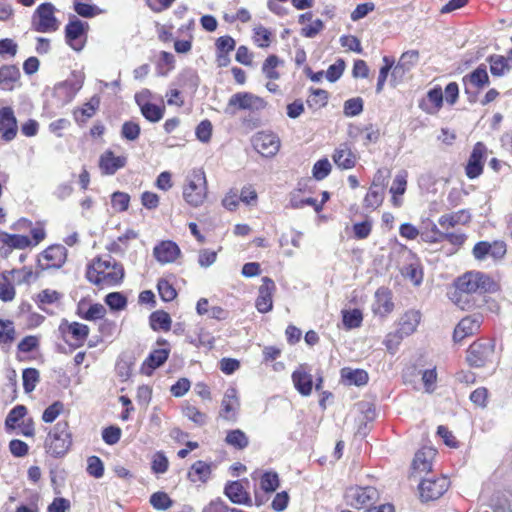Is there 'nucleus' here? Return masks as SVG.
I'll use <instances>...</instances> for the list:
<instances>
[{
	"mask_svg": "<svg viewBox=\"0 0 512 512\" xmlns=\"http://www.w3.org/2000/svg\"><path fill=\"white\" fill-rule=\"evenodd\" d=\"M59 331L62 334L64 341L75 349L84 344L89 335L90 329L85 324L79 322L70 323L64 319L59 326Z\"/></svg>",
	"mask_w": 512,
	"mask_h": 512,
	"instance_id": "obj_8",
	"label": "nucleus"
},
{
	"mask_svg": "<svg viewBox=\"0 0 512 512\" xmlns=\"http://www.w3.org/2000/svg\"><path fill=\"white\" fill-rule=\"evenodd\" d=\"M178 81L180 86L186 87L192 91H196L200 83L199 76L193 69L184 70L179 75Z\"/></svg>",
	"mask_w": 512,
	"mask_h": 512,
	"instance_id": "obj_42",
	"label": "nucleus"
},
{
	"mask_svg": "<svg viewBox=\"0 0 512 512\" xmlns=\"http://www.w3.org/2000/svg\"><path fill=\"white\" fill-rule=\"evenodd\" d=\"M490 71L494 76H502L509 70L507 58L501 55H492L489 57Z\"/></svg>",
	"mask_w": 512,
	"mask_h": 512,
	"instance_id": "obj_45",
	"label": "nucleus"
},
{
	"mask_svg": "<svg viewBox=\"0 0 512 512\" xmlns=\"http://www.w3.org/2000/svg\"><path fill=\"white\" fill-rule=\"evenodd\" d=\"M169 356V350L162 348L152 351L141 366V372L151 375L152 372L165 363Z\"/></svg>",
	"mask_w": 512,
	"mask_h": 512,
	"instance_id": "obj_26",
	"label": "nucleus"
},
{
	"mask_svg": "<svg viewBox=\"0 0 512 512\" xmlns=\"http://www.w3.org/2000/svg\"><path fill=\"white\" fill-rule=\"evenodd\" d=\"M328 102V92L323 89H313L307 99V104L311 108L324 107Z\"/></svg>",
	"mask_w": 512,
	"mask_h": 512,
	"instance_id": "obj_52",
	"label": "nucleus"
},
{
	"mask_svg": "<svg viewBox=\"0 0 512 512\" xmlns=\"http://www.w3.org/2000/svg\"><path fill=\"white\" fill-rule=\"evenodd\" d=\"M153 255L161 264L171 263L180 255V248L173 241H162L154 247Z\"/></svg>",
	"mask_w": 512,
	"mask_h": 512,
	"instance_id": "obj_20",
	"label": "nucleus"
},
{
	"mask_svg": "<svg viewBox=\"0 0 512 512\" xmlns=\"http://www.w3.org/2000/svg\"><path fill=\"white\" fill-rule=\"evenodd\" d=\"M196 137L199 141L207 143L211 139L212 135V124L209 120L201 121L196 127Z\"/></svg>",
	"mask_w": 512,
	"mask_h": 512,
	"instance_id": "obj_63",
	"label": "nucleus"
},
{
	"mask_svg": "<svg viewBox=\"0 0 512 512\" xmlns=\"http://www.w3.org/2000/svg\"><path fill=\"white\" fill-rule=\"evenodd\" d=\"M239 409L240 400L238 391L235 387L230 386L226 389L221 402L220 417L227 421L235 422L238 417Z\"/></svg>",
	"mask_w": 512,
	"mask_h": 512,
	"instance_id": "obj_14",
	"label": "nucleus"
},
{
	"mask_svg": "<svg viewBox=\"0 0 512 512\" xmlns=\"http://www.w3.org/2000/svg\"><path fill=\"white\" fill-rule=\"evenodd\" d=\"M72 445V435L67 421H59L48 433L45 448L48 454L58 458L64 456Z\"/></svg>",
	"mask_w": 512,
	"mask_h": 512,
	"instance_id": "obj_3",
	"label": "nucleus"
},
{
	"mask_svg": "<svg viewBox=\"0 0 512 512\" xmlns=\"http://www.w3.org/2000/svg\"><path fill=\"white\" fill-rule=\"evenodd\" d=\"M280 63L281 61L276 55L268 56L262 65L263 74L271 80H277L280 75L276 68Z\"/></svg>",
	"mask_w": 512,
	"mask_h": 512,
	"instance_id": "obj_46",
	"label": "nucleus"
},
{
	"mask_svg": "<svg viewBox=\"0 0 512 512\" xmlns=\"http://www.w3.org/2000/svg\"><path fill=\"white\" fill-rule=\"evenodd\" d=\"M61 297L62 295L56 290L44 289L36 295L35 301L41 310L48 312L46 306L58 303Z\"/></svg>",
	"mask_w": 512,
	"mask_h": 512,
	"instance_id": "obj_39",
	"label": "nucleus"
},
{
	"mask_svg": "<svg viewBox=\"0 0 512 512\" xmlns=\"http://www.w3.org/2000/svg\"><path fill=\"white\" fill-rule=\"evenodd\" d=\"M225 495L235 504H248L249 494L244 490L240 481L229 482L225 486Z\"/></svg>",
	"mask_w": 512,
	"mask_h": 512,
	"instance_id": "obj_33",
	"label": "nucleus"
},
{
	"mask_svg": "<svg viewBox=\"0 0 512 512\" xmlns=\"http://www.w3.org/2000/svg\"><path fill=\"white\" fill-rule=\"evenodd\" d=\"M254 149L264 157L275 156L280 149V139L273 132H258L252 138Z\"/></svg>",
	"mask_w": 512,
	"mask_h": 512,
	"instance_id": "obj_10",
	"label": "nucleus"
},
{
	"mask_svg": "<svg viewBox=\"0 0 512 512\" xmlns=\"http://www.w3.org/2000/svg\"><path fill=\"white\" fill-rule=\"evenodd\" d=\"M63 411L64 404L61 401H55L44 410L42 420L45 423H52Z\"/></svg>",
	"mask_w": 512,
	"mask_h": 512,
	"instance_id": "obj_55",
	"label": "nucleus"
},
{
	"mask_svg": "<svg viewBox=\"0 0 512 512\" xmlns=\"http://www.w3.org/2000/svg\"><path fill=\"white\" fill-rule=\"evenodd\" d=\"M491 355V349L487 345L473 343L467 351V362L472 367H483Z\"/></svg>",
	"mask_w": 512,
	"mask_h": 512,
	"instance_id": "obj_24",
	"label": "nucleus"
},
{
	"mask_svg": "<svg viewBox=\"0 0 512 512\" xmlns=\"http://www.w3.org/2000/svg\"><path fill=\"white\" fill-rule=\"evenodd\" d=\"M106 309L102 304L96 303L91 305L87 311L80 313V316L86 320H97L105 316Z\"/></svg>",
	"mask_w": 512,
	"mask_h": 512,
	"instance_id": "obj_62",
	"label": "nucleus"
},
{
	"mask_svg": "<svg viewBox=\"0 0 512 512\" xmlns=\"http://www.w3.org/2000/svg\"><path fill=\"white\" fill-rule=\"evenodd\" d=\"M18 131L17 119L11 107L0 108V134L4 141H12Z\"/></svg>",
	"mask_w": 512,
	"mask_h": 512,
	"instance_id": "obj_17",
	"label": "nucleus"
},
{
	"mask_svg": "<svg viewBox=\"0 0 512 512\" xmlns=\"http://www.w3.org/2000/svg\"><path fill=\"white\" fill-rule=\"evenodd\" d=\"M276 290L274 281L269 277L262 278V284L258 290L255 302L256 309L260 313H268L273 308V294Z\"/></svg>",
	"mask_w": 512,
	"mask_h": 512,
	"instance_id": "obj_15",
	"label": "nucleus"
},
{
	"mask_svg": "<svg viewBox=\"0 0 512 512\" xmlns=\"http://www.w3.org/2000/svg\"><path fill=\"white\" fill-rule=\"evenodd\" d=\"M150 503L157 510H167L173 501L165 492H155L150 497Z\"/></svg>",
	"mask_w": 512,
	"mask_h": 512,
	"instance_id": "obj_54",
	"label": "nucleus"
},
{
	"mask_svg": "<svg viewBox=\"0 0 512 512\" xmlns=\"http://www.w3.org/2000/svg\"><path fill=\"white\" fill-rule=\"evenodd\" d=\"M379 498V492L373 486H350L344 493L346 504L355 509H369Z\"/></svg>",
	"mask_w": 512,
	"mask_h": 512,
	"instance_id": "obj_6",
	"label": "nucleus"
},
{
	"mask_svg": "<svg viewBox=\"0 0 512 512\" xmlns=\"http://www.w3.org/2000/svg\"><path fill=\"white\" fill-rule=\"evenodd\" d=\"M55 7L52 3H42L37 7L32 16V28L40 33L55 32L60 23L55 17Z\"/></svg>",
	"mask_w": 512,
	"mask_h": 512,
	"instance_id": "obj_7",
	"label": "nucleus"
},
{
	"mask_svg": "<svg viewBox=\"0 0 512 512\" xmlns=\"http://www.w3.org/2000/svg\"><path fill=\"white\" fill-rule=\"evenodd\" d=\"M471 220V214L467 210H459L449 214H444L438 219L442 228L449 229L457 225H466Z\"/></svg>",
	"mask_w": 512,
	"mask_h": 512,
	"instance_id": "obj_31",
	"label": "nucleus"
},
{
	"mask_svg": "<svg viewBox=\"0 0 512 512\" xmlns=\"http://www.w3.org/2000/svg\"><path fill=\"white\" fill-rule=\"evenodd\" d=\"M420 321L421 313L419 310H408L401 316L399 320V333L405 337L413 334L420 324Z\"/></svg>",
	"mask_w": 512,
	"mask_h": 512,
	"instance_id": "obj_25",
	"label": "nucleus"
},
{
	"mask_svg": "<svg viewBox=\"0 0 512 512\" xmlns=\"http://www.w3.org/2000/svg\"><path fill=\"white\" fill-rule=\"evenodd\" d=\"M260 486L265 492H274L279 486L278 474L265 472L261 477Z\"/></svg>",
	"mask_w": 512,
	"mask_h": 512,
	"instance_id": "obj_57",
	"label": "nucleus"
},
{
	"mask_svg": "<svg viewBox=\"0 0 512 512\" xmlns=\"http://www.w3.org/2000/svg\"><path fill=\"white\" fill-rule=\"evenodd\" d=\"M87 472L95 478H101L104 475V465L98 456H90L87 460Z\"/></svg>",
	"mask_w": 512,
	"mask_h": 512,
	"instance_id": "obj_61",
	"label": "nucleus"
},
{
	"mask_svg": "<svg viewBox=\"0 0 512 512\" xmlns=\"http://www.w3.org/2000/svg\"><path fill=\"white\" fill-rule=\"evenodd\" d=\"M436 455V450L431 447H423L415 453L412 469L414 472H429L432 469V462Z\"/></svg>",
	"mask_w": 512,
	"mask_h": 512,
	"instance_id": "obj_22",
	"label": "nucleus"
},
{
	"mask_svg": "<svg viewBox=\"0 0 512 512\" xmlns=\"http://www.w3.org/2000/svg\"><path fill=\"white\" fill-rule=\"evenodd\" d=\"M15 339V328L10 320H0V344L10 345Z\"/></svg>",
	"mask_w": 512,
	"mask_h": 512,
	"instance_id": "obj_48",
	"label": "nucleus"
},
{
	"mask_svg": "<svg viewBox=\"0 0 512 512\" xmlns=\"http://www.w3.org/2000/svg\"><path fill=\"white\" fill-rule=\"evenodd\" d=\"M83 83V74L73 72L71 77L55 86V96L61 98L64 103H69L74 99L78 91L82 88Z\"/></svg>",
	"mask_w": 512,
	"mask_h": 512,
	"instance_id": "obj_12",
	"label": "nucleus"
},
{
	"mask_svg": "<svg viewBox=\"0 0 512 512\" xmlns=\"http://www.w3.org/2000/svg\"><path fill=\"white\" fill-rule=\"evenodd\" d=\"M207 197V180L202 169H193L186 177L183 198L192 207L201 206Z\"/></svg>",
	"mask_w": 512,
	"mask_h": 512,
	"instance_id": "obj_2",
	"label": "nucleus"
},
{
	"mask_svg": "<svg viewBox=\"0 0 512 512\" xmlns=\"http://www.w3.org/2000/svg\"><path fill=\"white\" fill-rule=\"evenodd\" d=\"M150 324L153 330L168 331L171 327L170 315L162 310L155 311L150 315Z\"/></svg>",
	"mask_w": 512,
	"mask_h": 512,
	"instance_id": "obj_41",
	"label": "nucleus"
},
{
	"mask_svg": "<svg viewBox=\"0 0 512 512\" xmlns=\"http://www.w3.org/2000/svg\"><path fill=\"white\" fill-rule=\"evenodd\" d=\"M225 442L236 449L243 450L249 445V439L244 431L234 429L227 432Z\"/></svg>",
	"mask_w": 512,
	"mask_h": 512,
	"instance_id": "obj_40",
	"label": "nucleus"
},
{
	"mask_svg": "<svg viewBox=\"0 0 512 512\" xmlns=\"http://www.w3.org/2000/svg\"><path fill=\"white\" fill-rule=\"evenodd\" d=\"M343 324L347 329H354L361 326L363 321L362 312L359 309L343 310Z\"/></svg>",
	"mask_w": 512,
	"mask_h": 512,
	"instance_id": "obj_44",
	"label": "nucleus"
},
{
	"mask_svg": "<svg viewBox=\"0 0 512 512\" xmlns=\"http://www.w3.org/2000/svg\"><path fill=\"white\" fill-rule=\"evenodd\" d=\"M266 105L263 98L251 92H237L229 98L224 112L230 116H235L239 111L254 113L263 110Z\"/></svg>",
	"mask_w": 512,
	"mask_h": 512,
	"instance_id": "obj_5",
	"label": "nucleus"
},
{
	"mask_svg": "<svg viewBox=\"0 0 512 512\" xmlns=\"http://www.w3.org/2000/svg\"><path fill=\"white\" fill-rule=\"evenodd\" d=\"M384 199L383 183L372 182L368 193L364 198V206L367 209H376L381 205Z\"/></svg>",
	"mask_w": 512,
	"mask_h": 512,
	"instance_id": "obj_35",
	"label": "nucleus"
},
{
	"mask_svg": "<svg viewBox=\"0 0 512 512\" xmlns=\"http://www.w3.org/2000/svg\"><path fill=\"white\" fill-rule=\"evenodd\" d=\"M486 151V146L482 142L474 145L465 168L468 178L475 179L482 174Z\"/></svg>",
	"mask_w": 512,
	"mask_h": 512,
	"instance_id": "obj_16",
	"label": "nucleus"
},
{
	"mask_svg": "<svg viewBox=\"0 0 512 512\" xmlns=\"http://www.w3.org/2000/svg\"><path fill=\"white\" fill-rule=\"evenodd\" d=\"M211 473V464L198 460L191 465L187 477L193 483H206L210 479Z\"/></svg>",
	"mask_w": 512,
	"mask_h": 512,
	"instance_id": "obj_30",
	"label": "nucleus"
},
{
	"mask_svg": "<svg viewBox=\"0 0 512 512\" xmlns=\"http://www.w3.org/2000/svg\"><path fill=\"white\" fill-rule=\"evenodd\" d=\"M67 250L62 245H52L45 249L38 258L41 270L60 268L66 261Z\"/></svg>",
	"mask_w": 512,
	"mask_h": 512,
	"instance_id": "obj_13",
	"label": "nucleus"
},
{
	"mask_svg": "<svg viewBox=\"0 0 512 512\" xmlns=\"http://www.w3.org/2000/svg\"><path fill=\"white\" fill-rule=\"evenodd\" d=\"M450 482L445 476L426 478L419 484V492L423 501L440 498L449 488Z\"/></svg>",
	"mask_w": 512,
	"mask_h": 512,
	"instance_id": "obj_11",
	"label": "nucleus"
},
{
	"mask_svg": "<svg viewBox=\"0 0 512 512\" xmlns=\"http://www.w3.org/2000/svg\"><path fill=\"white\" fill-rule=\"evenodd\" d=\"M344 69V61L342 59H338L334 64L328 67L325 76L328 81L335 82L342 76Z\"/></svg>",
	"mask_w": 512,
	"mask_h": 512,
	"instance_id": "obj_64",
	"label": "nucleus"
},
{
	"mask_svg": "<svg viewBox=\"0 0 512 512\" xmlns=\"http://www.w3.org/2000/svg\"><path fill=\"white\" fill-rule=\"evenodd\" d=\"M22 379L25 392H32L39 381V372L35 368L24 369Z\"/></svg>",
	"mask_w": 512,
	"mask_h": 512,
	"instance_id": "obj_49",
	"label": "nucleus"
},
{
	"mask_svg": "<svg viewBox=\"0 0 512 512\" xmlns=\"http://www.w3.org/2000/svg\"><path fill=\"white\" fill-rule=\"evenodd\" d=\"M86 278L101 289L114 287L122 282L124 268L112 256H100L92 260L88 265Z\"/></svg>",
	"mask_w": 512,
	"mask_h": 512,
	"instance_id": "obj_1",
	"label": "nucleus"
},
{
	"mask_svg": "<svg viewBox=\"0 0 512 512\" xmlns=\"http://www.w3.org/2000/svg\"><path fill=\"white\" fill-rule=\"evenodd\" d=\"M141 129L138 123L126 121L121 128V136L128 141H135L140 135Z\"/></svg>",
	"mask_w": 512,
	"mask_h": 512,
	"instance_id": "obj_56",
	"label": "nucleus"
},
{
	"mask_svg": "<svg viewBox=\"0 0 512 512\" xmlns=\"http://www.w3.org/2000/svg\"><path fill=\"white\" fill-rule=\"evenodd\" d=\"M0 240L3 244L9 248L25 249L29 247L32 242L29 237L24 235L9 234L4 231H0Z\"/></svg>",
	"mask_w": 512,
	"mask_h": 512,
	"instance_id": "obj_38",
	"label": "nucleus"
},
{
	"mask_svg": "<svg viewBox=\"0 0 512 512\" xmlns=\"http://www.w3.org/2000/svg\"><path fill=\"white\" fill-rule=\"evenodd\" d=\"M20 71L15 65H3L0 68V89L11 91L19 81Z\"/></svg>",
	"mask_w": 512,
	"mask_h": 512,
	"instance_id": "obj_29",
	"label": "nucleus"
},
{
	"mask_svg": "<svg viewBox=\"0 0 512 512\" xmlns=\"http://www.w3.org/2000/svg\"><path fill=\"white\" fill-rule=\"evenodd\" d=\"M27 409L23 405L15 406L7 415L5 419V427L7 430H12L16 427L18 422L24 418Z\"/></svg>",
	"mask_w": 512,
	"mask_h": 512,
	"instance_id": "obj_47",
	"label": "nucleus"
},
{
	"mask_svg": "<svg viewBox=\"0 0 512 512\" xmlns=\"http://www.w3.org/2000/svg\"><path fill=\"white\" fill-rule=\"evenodd\" d=\"M341 377L348 385L362 386L368 382V373L363 369L343 368Z\"/></svg>",
	"mask_w": 512,
	"mask_h": 512,
	"instance_id": "obj_36",
	"label": "nucleus"
},
{
	"mask_svg": "<svg viewBox=\"0 0 512 512\" xmlns=\"http://www.w3.org/2000/svg\"><path fill=\"white\" fill-rule=\"evenodd\" d=\"M456 287L460 292L472 294L491 293L497 290L496 282L482 272H468L459 277Z\"/></svg>",
	"mask_w": 512,
	"mask_h": 512,
	"instance_id": "obj_4",
	"label": "nucleus"
},
{
	"mask_svg": "<svg viewBox=\"0 0 512 512\" xmlns=\"http://www.w3.org/2000/svg\"><path fill=\"white\" fill-rule=\"evenodd\" d=\"M374 312L380 316H386L392 312L394 303L391 292L386 288H379L375 293Z\"/></svg>",
	"mask_w": 512,
	"mask_h": 512,
	"instance_id": "obj_27",
	"label": "nucleus"
},
{
	"mask_svg": "<svg viewBox=\"0 0 512 512\" xmlns=\"http://www.w3.org/2000/svg\"><path fill=\"white\" fill-rule=\"evenodd\" d=\"M100 105V98L93 96L88 102H86L81 108L73 111L74 119L77 123H85L89 118L94 116Z\"/></svg>",
	"mask_w": 512,
	"mask_h": 512,
	"instance_id": "obj_34",
	"label": "nucleus"
},
{
	"mask_svg": "<svg viewBox=\"0 0 512 512\" xmlns=\"http://www.w3.org/2000/svg\"><path fill=\"white\" fill-rule=\"evenodd\" d=\"M465 93L468 95L470 103L476 102L479 89L489 84V76L485 65H480L471 73L463 77Z\"/></svg>",
	"mask_w": 512,
	"mask_h": 512,
	"instance_id": "obj_9",
	"label": "nucleus"
},
{
	"mask_svg": "<svg viewBox=\"0 0 512 512\" xmlns=\"http://www.w3.org/2000/svg\"><path fill=\"white\" fill-rule=\"evenodd\" d=\"M333 162L341 170H349L355 167L357 162L356 154L347 143L340 144L332 155Z\"/></svg>",
	"mask_w": 512,
	"mask_h": 512,
	"instance_id": "obj_18",
	"label": "nucleus"
},
{
	"mask_svg": "<svg viewBox=\"0 0 512 512\" xmlns=\"http://www.w3.org/2000/svg\"><path fill=\"white\" fill-rule=\"evenodd\" d=\"M490 506L493 512H512V493L498 492L494 494Z\"/></svg>",
	"mask_w": 512,
	"mask_h": 512,
	"instance_id": "obj_37",
	"label": "nucleus"
},
{
	"mask_svg": "<svg viewBox=\"0 0 512 512\" xmlns=\"http://www.w3.org/2000/svg\"><path fill=\"white\" fill-rule=\"evenodd\" d=\"M157 288L161 299L165 302L172 301L177 295L175 288L165 279L158 281Z\"/></svg>",
	"mask_w": 512,
	"mask_h": 512,
	"instance_id": "obj_58",
	"label": "nucleus"
},
{
	"mask_svg": "<svg viewBox=\"0 0 512 512\" xmlns=\"http://www.w3.org/2000/svg\"><path fill=\"white\" fill-rule=\"evenodd\" d=\"M481 325L479 316H468L463 318L454 329L453 339L455 342H460L464 338L475 334Z\"/></svg>",
	"mask_w": 512,
	"mask_h": 512,
	"instance_id": "obj_19",
	"label": "nucleus"
},
{
	"mask_svg": "<svg viewBox=\"0 0 512 512\" xmlns=\"http://www.w3.org/2000/svg\"><path fill=\"white\" fill-rule=\"evenodd\" d=\"M130 203V196L125 192H114L111 195V205L117 212H124L128 209Z\"/></svg>",
	"mask_w": 512,
	"mask_h": 512,
	"instance_id": "obj_53",
	"label": "nucleus"
},
{
	"mask_svg": "<svg viewBox=\"0 0 512 512\" xmlns=\"http://www.w3.org/2000/svg\"><path fill=\"white\" fill-rule=\"evenodd\" d=\"M127 163L125 156H115L111 150L105 151L99 159V167L103 174L113 175Z\"/></svg>",
	"mask_w": 512,
	"mask_h": 512,
	"instance_id": "obj_21",
	"label": "nucleus"
},
{
	"mask_svg": "<svg viewBox=\"0 0 512 512\" xmlns=\"http://www.w3.org/2000/svg\"><path fill=\"white\" fill-rule=\"evenodd\" d=\"M140 111L146 120L157 123L163 118L165 107H160L153 103L143 104L142 110Z\"/></svg>",
	"mask_w": 512,
	"mask_h": 512,
	"instance_id": "obj_43",
	"label": "nucleus"
},
{
	"mask_svg": "<svg viewBox=\"0 0 512 512\" xmlns=\"http://www.w3.org/2000/svg\"><path fill=\"white\" fill-rule=\"evenodd\" d=\"M85 26H87L86 23L75 19L65 27L66 42L75 51H80L83 48V44H78L77 40L84 34Z\"/></svg>",
	"mask_w": 512,
	"mask_h": 512,
	"instance_id": "obj_23",
	"label": "nucleus"
},
{
	"mask_svg": "<svg viewBox=\"0 0 512 512\" xmlns=\"http://www.w3.org/2000/svg\"><path fill=\"white\" fill-rule=\"evenodd\" d=\"M292 381L295 388L301 395L308 396L311 394L313 387V379L312 376L309 373H307L302 367L293 372Z\"/></svg>",
	"mask_w": 512,
	"mask_h": 512,
	"instance_id": "obj_32",
	"label": "nucleus"
},
{
	"mask_svg": "<svg viewBox=\"0 0 512 512\" xmlns=\"http://www.w3.org/2000/svg\"><path fill=\"white\" fill-rule=\"evenodd\" d=\"M332 166L327 158L318 160L312 168L313 177L320 181L325 179L331 172Z\"/></svg>",
	"mask_w": 512,
	"mask_h": 512,
	"instance_id": "obj_51",
	"label": "nucleus"
},
{
	"mask_svg": "<svg viewBox=\"0 0 512 512\" xmlns=\"http://www.w3.org/2000/svg\"><path fill=\"white\" fill-rule=\"evenodd\" d=\"M363 111V100L360 97L351 98L344 103V114L349 117L357 116Z\"/></svg>",
	"mask_w": 512,
	"mask_h": 512,
	"instance_id": "obj_60",
	"label": "nucleus"
},
{
	"mask_svg": "<svg viewBox=\"0 0 512 512\" xmlns=\"http://www.w3.org/2000/svg\"><path fill=\"white\" fill-rule=\"evenodd\" d=\"M169 461L163 452H156L152 458L151 469L155 474H163L168 470Z\"/></svg>",
	"mask_w": 512,
	"mask_h": 512,
	"instance_id": "obj_59",
	"label": "nucleus"
},
{
	"mask_svg": "<svg viewBox=\"0 0 512 512\" xmlns=\"http://www.w3.org/2000/svg\"><path fill=\"white\" fill-rule=\"evenodd\" d=\"M105 303L110 307V309L121 311L127 306V299L120 292H111L106 295Z\"/></svg>",
	"mask_w": 512,
	"mask_h": 512,
	"instance_id": "obj_50",
	"label": "nucleus"
},
{
	"mask_svg": "<svg viewBox=\"0 0 512 512\" xmlns=\"http://www.w3.org/2000/svg\"><path fill=\"white\" fill-rule=\"evenodd\" d=\"M419 60V52L417 50H409L404 52L397 65L394 67L392 76L403 77L406 72L410 71Z\"/></svg>",
	"mask_w": 512,
	"mask_h": 512,
	"instance_id": "obj_28",
	"label": "nucleus"
}]
</instances>
